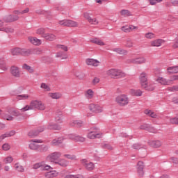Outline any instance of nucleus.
Listing matches in <instances>:
<instances>
[{"mask_svg": "<svg viewBox=\"0 0 178 178\" xmlns=\"http://www.w3.org/2000/svg\"><path fill=\"white\" fill-rule=\"evenodd\" d=\"M33 169H40V170L47 171L44 174L45 177L47 178L56 177L58 176L56 170H53L54 168L51 165L46 164L44 161L35 163L33 165Z\"/></svg>", "mask_w": 178, "mask_h": 178, "instance_id": "nucleus-1", "label": "nucleus"}, {"mask_svg": "<svg viewBox=\"0 0 178 178\" xmlns=\"http://www.w3.org/2000/svg\"><path fill=\"white\" fill-rule=\"evenodd\" d=\"M46 106L41 101L33 100L30 103V105H26L25 107L21 108L22 112H26L31 109H38L39 111H45Z\"/></svg>", "mask_w": 178, "mask_h": 178, "instance_id": "nucleus-2", "label": "nucleus"}, {"mask_svg": "<svg viewBox=\"0 0 178 178\" xmlns=\"http://www.w3.org/2000/svg\"><path fill=\"white\" fill-rule=\"evenodd\" d=\"M106 74L111 79H124L127 74L122 70L111 68L106 71Z\"/></svg>", "mask_w": 178, "mask_h": 178, "instance_id": "nucleus-3", "label": "nucleus"}, {"mask_svg": "<svg viewBox=\"0 0 178 178\" xmlns=\"http://www.w3.org/2000/svg\"><path fill=\"white\" fill-rule=\"evenodd\" d=\"M115 102L119 106H127L130 104L129 96L126 94L118 95L115 99Z\"/></svg>", "mask_w": 178, "mask_h": 178, "instance_id": "nucleus-4", "label": "nucleus"}, {"mask_svg": "<svg viewBox=\"0 0 178 178\" xmlns=\"http://www.w3.org/2000/svg\"><path fill=\"white\" fill-rule=\"evenodd\" d=\"M88 108L90 112L94 115H98V113H102L104 112V107L98 104H90Z\"/></svg>", "mask_w": 178, "mask_h": 178, "instance_id": "nucleus-5", "label": "nucleus"}, {"mask_svg": "<svg viewBox=\"0 0 178 178\" xmlns=\"http://www.w3.org/2000/svg\"><path fill=\"white\" fill-rule=\"evenodd\" d=\"M16 20H19V16L17 15H8L5 17L3 19H0V29L5 28L3 27V26H5V22L12 23V22H16Z\"/></svg>", "mask_w": 178, "mask_h": 178, "instance_id": "nucleus-6", "label": "nucleus"}, {"mask_svg": "<svg viewBox=\"0 0 178 178\" xmlns=\"http://www.w3.org/2000/svg\"><path fill=\"white\" fill-rule=\"evenodd\" d=\"M58 24L63 27H79V22L71 19L60 20Z\"/></svg>", "mask_w": 178, "mask_h": 178, "instance_id": "nucleus-7", "label": "nucleus"}, {"mask_svg": "<svg viewBox=\"0 0 178 178\" xmlns=\"http://www.w3.org/2000/svg\"><path fill=\"white\" fill-rule=\"evenodd\" d=\"M147 63V59L144 56H138L128 60V63L133 65H144Z\"/></svg>", "mask_w": 178, "mask_h": 178, "instance_id": "nucleus-8", "label": "nucleus"}, {"mask_svg": "<svg viewBox=\"0 0 178 178\" xmlns=\"http://www.w3.org/2000/svg\"><path fill=\"white\" fill-rule=\"evenodd\" d=\"M41 143V140L38 139H32L29 143V148L32 151H38L40 149V144Z\"/></svg>", "mask_w": 178, "mask_h": 178, "instance_id": "nucleus-9", "label": "nucleus"}, {"mask_svg": "<svg viewBox=\"0 0 178 178\" xmlns=\"http://www.w3.org/2000/svg\"><path fill=\"white\" fill-rule=\"evenodd\" d=\"M139 82L141 87H145L148 83V74L145 72H142L138 76Z\"/></svg>", "mask_w": 178, "mask_h": 178, "instance_id": "nucleus-10", "label": "nucleus"}, {"mask_svg": "<svg viewBox=\"0 0 178 178\" xmlns=\"http://www.w3.org/2000/svg\"><path fill=\"white\" fill-rule=\"evenodd\" d=\"M88 138L94 140V138H101L102 137V133H99V129L96 128L94 131H91L87 134Z\"/></svg>", "mask_w": 178, "mask_h": 178, "instance_id": "nucleus-11", "label": "nucleus"}, {"mask_svg": "<svg viewBox=\"0 0 178 178\" xmlns=\"http://www.w3.org/2000/svg\"><path fill=\"white\" fill-rule=\"evenodd\" d=\"M9 115H5L4 120H8L10 122H12V120H14L15 117L20 116V113L19 111L15 110V109H10L8 111Z\"/></svg>", "mask_w": 178, "mask_h": 178, "instance_id": "nucleus-12", "label": "nucleus"}, {"mask_svg": "<svg viewBox=\"0 0 178 178\" xmlns=\"http://www.w3.org/2000/svg\"><path fill=\"white\" fill-rule=\"evenodd\" d=\"M87 66H92V67H98L101 65V61L95 58H86L85 60Z\"/></svg>", "mask_w": 178, "mask_h": 178, "instance_id": "nucleus-13", "label": "nucleus"}, {"mask_svg": "<svg viewBox=\"0 0 178 178\" xmlns=\"http://www.w3.org/2000/svg\"><path fill=\"white\" fill-rule=\"evenodd\" d=\"M60 156H62V153L56 152L49 154L47 156V161H49L50 162H54L56 163V162H58L56 161L58 159V158H60Z\"/></svg>", "mask_w": 178, "mask_h": 178, "instance_id": "nucleus-14", "label": "nucleus"}, {"mask_svg": "<svg viewBox=\"0 0 178 178\" xmlns=\"http://www.w3.org/2000/svg\"><path fill=\"white\" fill-rule=\"evenodd\" d=\"M70 138L75 143H86V138L80 135L72 134L70 136Z\"/></svg>", "mask_w": 178, "mask_h": 178, "instance_id": "nucleus-15", "label": "nucleus"}, {"mask_svg": "<svg viewBox=\"0 0 178 178\" xmlns=\"http://www.w3.org/2000/svg\"><path fill=\"white\" fill-rule=\"evenodd\" d=\"M136 170L139 177L144 176V162L138 161L137 163Z\"/></svg>", "mask_w": 178, "mask_h": 178, "instance_id": "nucleus-16", "label": "nucleus"}, {"mask_svg": "<svg viewBox=\"0 0 178 178\" xmlns=\"http://www.w3.org/2000/svg\"><path fill=\"white\" fill-rule=\"evenodd\" d=\"M47 129L48 130H62V126L60 124H56L52 121H49L47 124Z\"/></svg>", "mask_w": 178, "mask_h": 178, "instance_id": "nucleus-17", "label": "nucleus"}, {"mask_svg": "<svg viewBox=\"0 0 178 178\" xmlns=\"http://www.w3.org/2000/svg\"><path fill=\"white\" fill-rule=\"evenodd\" d=\"M81 163L87 170H94V169H95V165L92 163V162L83 159L81 160Z\"/></svg>", "mask_w": 178, "mask_h": 178, "instance_id": "nucleus-18", "label": "nucleus"}, {"mask_svg": "<svg viewBox=\"0 0 178 178\" xmlns=\"http://www.w3.org/2000/svg\"><path fill=\"white\" fill-rule=\"evenodd\" d=\"M0 69L4 72L9 69V67L6 65V57L5 56H0Z\"/></svg>", "mask_w": 178, "mask_h": 178, "instance_id": "nucleus-19", "label": "nucleus"}, {"mask_svg": "<svg viewBox=\"0 0 178 178\" xmlns=\"http://www.w3.org/2000/svg\"><path fill=\"white\" fill-rule=\"evenodd\" d=\"M10 73L14 77H20V69L17 66H12L10 67Z\"/></svg>", "mask_w": 178, "mask_h": 178, "instance_id": "nucleus-20", "label": "nucleus"}, {"mask_svg": "<svg viewBox=\"0 0 178 178\" xmlns=\"http://www.w3.org/2000/svg\"><path fill=\"white\" fill-rule=\"evenodd\" d=\"M150 47H162L165 44V40L162 39H156L150 42Z\"/></svg>", "mask_w": 178, "mask_h": 178, "instance_id": "nucleus-21", "label": "nucleus"}, {"mask_svg": "<svg viewBox=\"0 0 178 178\" xmlns=\"http://www.w3.org/2000/svg\"><path fill=\"white\" fill-rule=\"evenodd\" d=\"M147 144L152 147L153 148H161L162 147V142L161 140H148Z\"/></svg>", "mask_w": 178, "mask_h": 178, "instance_id": "nucleus-22", "label": "nucleus"}, {"mask_svg": "<svg viewBox=\"0 0 178 178\" xmlns=\"http://www.w3.org/2000/svg\"><path fill=\"white\" fill-rule=\"evenodd\" d=\"M156 81L159 83V84H161V86H169L170 84V81L162 76L157 77Z\"/></svg>", "mask_w": 178, "mask_h": 178, "instance_id": "nucleus-23", "label": "nucleus"}, {"mask_svg": "<svg viewBox=\"0 0 178 178\" xmlns=\"http://www.w3.org/2000/svg\"><path fill=\"white\" fill-rule=\"evenodd\" d=\"M48 97L51 98V99H60L62 98V94L60 92H49Z\"/></svg>", "mask_w": 178, "mask_h": 178, "instance_id": "nucleus-24", "label": "nucleus"}, {"mask_svg": "<svg viewBox=\"0 0 178 178\" xmlns=\"http://www.w3.org/2000/svg\"><path fill=\"white\" fill-rule=\"evenodd\" d=\"M84 95L87 99H92L94 98L95 92L92 89H88L84 92Z\"/></svg>", "mask_w": 178, "mask_h": 178, "instance_id": "nucleus-25", "label": "nucleus"}, {"mask_svg": "<svg viewBox=\"0 0 178 178\" xmlns=\"http://www.w3.org/2000/svg\"><path fill=\"white\" fill-rule=\"evenodd\" d=\"M29 41H30L33 45H41L42 44V41L36 37H29L28 38Z\"/></svg>", "mask_w": 178, "mask_h": 178, "instance_id": "nucleus-26", "label": "nucleus"}, {"mask_svg": "<svg viewBox=\"0 0 178 178\" xmlns=\"http://www.w3.org/2000/svg\"><path fill=\"white\" fill-rule=\"evenodd\" d=\"M113 52H115V54H118V55H127L128 54L127 50L122 49L120 47L113 48Z\"/></svg>", "mask_w": 178, "mask_h": 178, "instance_id": "nucleus-27", "label": "nucleus"}, {"mask_svg": "<svg viewBox=\"0 0 178 178\" xmlns=\"http://www.w3.org/2000/svg\"><path fill=\"white\" fill-rule=\"evenodd\" d=\"M178 73V66H172L167 68V74H176Z\"/></svg>", "mask_w": 178, "mask_h": 178, "instance_id": "nucleus-28", "label": "nucleus"}, {"mask_svg": "<svg viewBox=\"0 0 178 178\" xmlns=\"http://www.w3.org/2000/svg\"><path fill=\"white\" fill-rule=\"evenodd\" d=\"M43 38H44V40H47V41H55V40H56V35L53 33H46L43 35Z\"/></svg>", "mask_w": 178, "mask_h": 178, "instance_id": "nucleus-29", "label": "nucleus"}, {"mask_svg": "<svg viewBox=\"0 0 178 178\" xmlns=\"http://www.w3.org/2000/svg\"><path fill=\"white\" fill-rule=\"evenodd\" d=\"M129 94H131L133 97H141V95H143V91H141V90L131 89Z\"/></svg>", "mask_w": 178, "mask_h": 178, "instance_id": "nucleus-30", "label": "nucleus"}, {"mask_svg": "<svg viewBox=\"0 0 178 178\" xmlns=\"http://www.w3.org/2000/svg\"><path fill=\"white\" fill-rule=\"evenodd\" d=\"M90 42H92V44H96L97 45H100L101 47H104V45H105V42L102 41V40L97 38L91 39Z\"/></svg>", "mask_w": 178, "mask_h": 178, "instance_id": "nucleus-31", "label": "nucleus"}, {"mask_svg": "<svg viewBox=\"0 0 178 178\" xmlns=\"http://www.w3.org/2000/svg\"><path fill=\"white\" fill-rule=\"evenodd\" d=\"M63 141H65V139L63 138H58L57 139H54L51 144V145H60V144H63Z\"/></svg>", "mask_w": 178, "mask_h": 178, "instance_id": "nucleus-32", "label": "nucleus"}, {"mask_svg": "<svg viewBox=\"0 0 178 178\" xmlns=\"http://www.w3.org/2000/svg\"><path fill=\"white\" fill-rule=\"evenodd\" d=\"M21 48L16 47L10 49V54L13 56H18V55H21Z\"/></svg>", "mask_w": 178, "mask_h": 178, "instance_id": "nucleus-33", "label": "nucleus"}, {"mask_svg": "<svg viewBox=\"0 0 178 178\" xmlns=\"http://www.w3.org/2000/svg\"><path fill=\"white\" fill-rule=\"evenodd\" d=\"M13 161H14L13 156H12V155H8V156H6L3 159V163H4L5 165H8L9 163H12Z\"/></svg>", "mask_w": 178, "mask_h": 178, "instance_id": "nucleus-34", "label": "nucleus"}, {"mask_svg": "<svg viewBox=\"0 0 178 178\" xmlns=\"http://www.w3.org/2000/svg\"><path fill=\"white\" fill-rule=\"evenodd\" d=\"M14 168L15 169V170H17V172H20L21 173H23V172H24V170H26L24 167L19 163H16L14 165Z\"/></svg>", "mask_w": 178, "mask_h": 178, "instance_id": "nucleus-35", "label": "nucleus"}, {"mask_svg": "<svg viewBox=\"0 0 178 178\" xmlns=\"http://www.w3.org/2000/svg\"><path fill=\"white\" fill-rule=\"evenodd\" d=\"M22 69H24V70H26V72L31 73V74H33V73H34V67H33L27 64H23Z\"/></svg>", "mask_w": 178, "mask_h": 178, "instance_id": "nucleus-36", "label": "nucleus"}, {"mask_svg": "<svg viewBox=\"0 0 178 178\" xmlns=\"http://www.w3.org/2000/svg\"><path fill=\"white\" fill-rule=\"evenodd\" d=\"M142 88H144V90H146L147 91H154V90H155V86L154 83L148 84L147 82L145 86H142Z\"/></svg>", "mask_w": 178, "mask_h": 178, "instance_id": "nucleus-37", "label": "nucleus"}, {"mask_svg": "<svg viewBox=\"0 0 178 178\" xmlns=\"http://www.w3.org/2000/svg\"><path fill=\"white\" fill-rule=\"evenodd\" d=\"M45 33V28H38L35 30V34H37L38 35H41L42 38H44V35Z\"/></svg>", "mask_w": 178, "mask_h": 178, "instance_id": "nucleus-38", "label": "nucleus"}, {"mask_svg": "<svg viewBox=\"0 0 178 178\" xmlns=\"http://www.w3.org/2000/svg\"><path fill=\"white\" fill-rule=\"evenodd\" d=\"M56 163H57V165H59L60 166H62L63 168H66V166L69 165V163L67 162V161L63 159H60L58 161L56 162Z\"/></svg>", "mask_w": 178, "mask_h": 178, "instance_id": "nucleus-39", "label": "nucleus"}, {"mask_svg": "<svg viewBox=\"0 0 178 178\" xmlns=\"http://www.w3.org/2000/svg\"><path fill=\"white\" fill-rule=\"evenodd\" d=\"M156 35L155 33L152 32H147L145 34V38H146V40H154V38H156Z\"/></svg>", "mask_w": 178, "mask_h": 178, "instance_id": "nucleus-40", "label": "nucleus"}, {"mask_svg": "<svg viewBox=\"0 0 178 178\" xmlns=\"http://www.w3.org/2000/svg\"><path fill=\"white\" fill-rule=\"evenodd\" d=\"M88 22L90 24H92L93 26H97L99 24V21H98L97 19L95 17L92 18V17H91Z\"/></svg>", "mask_w": 178, "mask_h": 178, "instance_id": "nucleus-41", "label": "nucleus"}, {"mask_svg": "<svg viewBox=\"0 0 178 178\" xmlns=\"http://www.w3.org/2000/svg\"><path fill=\"white\" fill-rule=\"evenodd\" d=\"M21 55H22V56H29L31 55V50L27 49H21Z\"/></svg>", "mask_w": 178, "mask_h": 178, "instance_id": "nucleus-42", "label": "nucleus"}, {"mask_svg": "<svg viewBox=\"0 0 178 178\" xmlns=\"http://www.w3.org/2000/svg\"><path fill=\"white\" fill-rule=\"evenodd\" d=\"M71 126H76V127H81L83 121L81 120H72L70 123Z\"/></svg>", "mask_w": 178, "mask_h": 178, "instance_id": "nucleus-43", "label": "nucleus"}, {"mask_svg": "<svg viewBox=\"0 0 178 178\" xmlns=\"http://www.w3.org/2000/svg\"><path fill=\"white\" fill-rule=\"evenodd\" d=\"M40 88H42V90H44V91L46 92L51 91V87H49V86L45 83H42L40 84Z\"/></svg>", "mask_w": 178, "mask_h": 178, "instance_id": "nucleus-44", "label": "nucleus"}, {"mask_svg": "<svg viewBox=\"0 0 178 178\" xmlns=\"http://www.w3.org/2000/svg\"><path fill=\"white\" fill-rule=\"evenodd\" d=\"M145 114L147 115V116H150V118H156V116H157L154 111L148 109L145 111Z\"/></svg>", "mask_w": 178, "mask_h": 178, "instance_id": "nucleus-45", "label": "nucleus"}, {"mask_svg": "<svg viewBox=\"0 0 178 178\" xmlns=\"http://www.w3.org/2000/svg\"><path fill=\"white\" fill-rule=\"evenodd\" d=\"M100 82H101V79L98 76H95L92 79L91 84L92 86H97L99 84Z\"/></svg>", "mask_w": 178, "mask_h": 178, "instance_id": "nucleus-46", "label": "nucleus"}, {"mask_svg": "<svg viewBox=\"0 0 178 178\" xmlns=\"http://www.w3.org/2000/svg\"><path fill=\"white\" fill-rule=\"evenodd\" d=\"M92 16V14H91V13L86 11L84 12L82 14V17H83V19H85V20H87V22H88L89 19Z\"/></svg>", "mask_w": 178, "mask_h": 178, "instance_id": "nucleus-47", "label": "nucleus"}, {"mask_svg": "<svg viewBox=\"0 0 178 178\" xmlns=\"http://www.w3.org/2000/svg\"><path fill=\"white\" fill-rule=\"evenodd\" d=\"M16 98L19 101L22 99H29V98H30V95H29L28 94L19 95L16 97Z\"/></svg>", "mask_w": 178, "mask_h": 178, "instance_id": "nucleus-48", "label": "nucleus"}, {"mask_svg": "<svg viewBox=\"0 0 178 178\" xmlns=\"http://www.w3.org/2000/svg\"><path fill=\"white\" fill-rule=\"evenodd\" d=\"M0 31H5L8 34H10L15 31V30L12 27H7V28H1Z\"/></svg>", "mask_w": 178, "mask_h": 178, "instance_id": "nucleus-49", "label": "nucleus"}, {"mask_svg": "<svg viewBox=\"0 0 178 178\" xmlns=\"http://www.w3.org/2000/svg\"><path fill=\"white\" fill-rule=\"evenodd\" d=\"M11 148L10 144L5 143L1 146V149L3 151H9Z\"/></svg>", "mask_w": 178, "mask_h": 178, "instance_id": "nucleus-50", "label": "nucleus"}, {"mask_svg": "<svg viewBox=\"0 0 178 178\" xmlns=\"http://www.w3.org/2000/svg\"><path fill=\"white\" fill-rule=\"evenodd\" d=\"M63 119V115H62V112H60L59 114H56L55 116V122H62Z\"/></svg>", "mask_w": 178, "mask_h": 178, "instance_id": "nucleus-51", "label": "nucleus"}, {"mask_svg": "<svg viewBox=\"0 0 178 178\" xmlns=\"http://www.w3.org/2000/svg\"><path fill=\"white\" fill-rule=\"evenodd\" d=\"M29 11H30V9H29V8H26L22 11H15V15H24V13H29Z\"/></svg>", "mask_w": 178, "mask_h": 178, "instance_id": "nucleus-52", "label": "nucleus"}, {"mask_svg": "<svg viewBox=\"0 0 178 178\" xmlns=\"http://www.w3.org/2000/svg\"><path fill=\"white\" fill-rule=\"evenodd\" d=\"M39 149L42 152H47V151L49 149V147H48V145H40Z\"/></svg>", "mask_w": 178, "mask_h": 178, "instance_id": "nucleus-53", "label": "nucleus"}, {"mask_svg": "<svg viewBox=\"0 0 178 178\" xmlns=\"http://www.w3.org/2000/svg\"><path fill=\"white\" fill-rule=\"evenodd\" d=\"M64 156L65 158H67V159H70L71 161H76V159H77L76 155L73 154H65Z\"/></svg>", "mask_w": 178, "mask_h": 178, "instance_id": "nucleus-54", "label": "nucleus"}, {"mask_svg": "<svg viewBox=\"0 0 178 178\" xmlns=\"http://www.w3.org/2000/svg\"><path fill=\"white\" fill-rule=\"evenodd\" d=\"M65 178H84V177L81 175H67L65 177Z\"/></svg>", "mask_w": 178, "mask_h": 178, "instance_id": "nucleus-55", "label": "nucleus"}, {"mask_svg": "<svg viewBox=\"0 0 178 178\" xmlns=\"http://www.w3.org/2000/svg\"><path fill=\"white\" fill-rule=\"evenodd\" d=\"M147 2H149L150 5H156V3H159L162 2L163 0H146Z\"/></svg>", "mask_w": 178, "mask_h": 178, "instance_id": "nucleus-56", "label": "nucleus"}, {"mask_svg": "<svg viewBox=\"0 0 178 178\" xmlns=\"http://www.w3.org/2000/svg\"><path fill=\"white\" fill-rule=\"evenodd\" d=\"M5 134H6V137H7V138L13 137V136H15V134H16V131L12 130L8 132H6Z\"/></svg>", "mask_w": 178, "mask_h": 178, "instance_id": "nucleus-57", "label": "nucleus"}, {"mask_svg": "<svg viewBox=\"0 0 178 178\" xmlns=\"http://www.w3.org/2000/svg\"><path fill=\"white\" fill-rule=\"evenodd\" d=\"M121 30L122 31H124V33H130V26H124L121 27Z\"/></svg>", "mask_w": 178, "mask_h": 178, "instance_id": "nucleus-58", "label": "nucleus"}, {"mask_svg": "<svg viewBox=\"0 0 178 178\" xmlns=\"http://www.w3.org/2000/svg\"><path fill=\"white\" fill-rule=\"evenodd\" d=\"M134 45V44L133 43V42L131 40H127L125 43V47L127 48H131V47H133Z\"/></svg>", "mask_w": 178, "mask_h": 178, "instance_id": "nucleus-59", "label": "nucleus"}, {"mask_svg": "<svg viewBox=\"0 0 178 178\" xmlns=\"http://www.w3.org/2000/svg\"><path fill=\"white\" fill-rule=\"evenodd\" d=\"M170 84L172 81H178V75H172L170 77Z\"/></svg>", "mask_w": 178, "mask_h": 178, "instance_id": "nucleus-60", "label": "nucleus"}, {"mask_svg": "<svg viewBox=\"0 0 178 178\" xmlns=\"http://www.w3.org/2000/svg\"><path fill=\"white\" fill-rule=\"evenodd\" d=\"M37 133L34 131H31L28 133V136L29 137H30V138H34V137H35V136H37Z\"/></svg>", "mask_w": 178, "mask_h": 178, "instance_id": "nucleus-61", "label": "nucleus"}, {"mask_svg": "<svg viewBox=\"0 0 178 178\" xmlns=\"http://www.w3.org/2000/svg\"><path fill=\"white\" fill-rule=\"evenodd\" d=\"M170 123H171V124H178V118L170 119Z\"/></svg>", "mask_w": 178, "mask_h": 178, "instance_id": "nucleus-62", "label": "nucleus"}, {"mask_svg": "<svg viewBox=\"0 0 178 178\" xmlns=\"http://www.w3.org/2000/svg\"><path fill=\"white\" fill-rule=\"evenodd\" d=\"M120 14L122 16H130V12H129L127 10H121Z\"/></svg>", "mask_w": 178, "mask_h": 178, "instance_id": "nucleus-63", "label": "nucleus"}, {"mask_svg": "<svg viewBox=\"0 0 178 178\" xmlns=\"http://www.w3.org/2000/svg\"><path fill=\"white\" fill-rule=\"evenodd\" d=\"M169 91L178 92V86H174L168 88Z\"/></svg>", "mask_w": 178, "mask_h": 178, "instance_id": "nucleus-64", "label": "nucleus"}]
</instances>
